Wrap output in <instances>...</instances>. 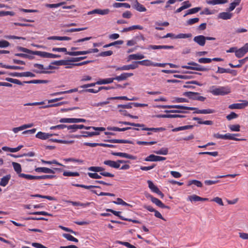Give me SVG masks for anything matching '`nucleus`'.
<instances>
[{
    "mask_svg": "<svg viewBox=\"0 0 248 248\" xmlns=\"http://www.w3.org/2000/svg\"><path fill=\"white\" fill-rule=\"evenodd\" d=\"M210 92L214 95H225L231 92V89L228 86L217 87L216 86H212L210 87Z\"/></svg>",
    "mask_w": 248,
    "mask_h": 248,
    "instance_id": "1",
    "label": "nucleus"
},
{
    "mask_svg": "<svg viewBox=\"0 0 248 248\" xmlns=\"http://www.w3.org/2000/svg\"><path fill=\"white\" fill-rule=\"evenodd\" d=\"M239 134H231L227 133L225 135L220 134L219 133H216L213 135L214 138L218 139H224V140H234L235 141L245 140V139H237L235 138V136H239Z\"/></svg>",
    "mask_w": 248,
    "mask_h": 248,
    "instance_id": "2",
    "label": "nucleus"
},
{
    "mask_svg": "<svg viewBox=\"0 0 248 248\" xmlns=\"http://www.w3.org/2000/svg\"><path fill=\"white\" fill-rule=\"evenodd\" d=\"M183 95L188 97L189 99L199 100L202 102L204 101L206 99L205 97L201 96L199 93L187 92H185Z\"/></svg>",
    "mask_w": 248,
    "mask_h": 248,
    "instance_id": "3",
    "label": "nucleus"
},
{
    "mask_svg": "<svg viewBox=\"0 0 248 248\" xmlns=\"http://www.w3.org/2000/svg\"><path fill=\"white\" fill-rule=\"evenodd\" d=\"M138 63H135V62H134L131 64L124 65L121 67H117L115 66H111L109 67H112V68H115L116 71L129 70L130 69H135L138 68Z\"/></svg>",
    "mask_w": 248,
    "mask_h": 248,
    "instance_id": "4",
    "label": "nucleus"
},
{
    "mask_svg": "<svg viewBox=\"0 0 248 248\" xmlns=\"http://www.w3.org/2000/svg\"><path fill=\"white\" fill-rule=\"evenodd\" d=\"M247 52H248V43L245 44L243 47L239 49H237L235 51V56L238 58H241Z\"/></svg>",
    "mask_w": 248,
    "mask_h": 248,
    "instance_id": "5",
    "label": "nucleus"
},
{
    "mask_svg": "<svg viewBox=\"0 0 248 248\" xmlns=\"http://www.w3.org/2000/svg\"><path fill=\"white\" fill-rule=\"evenodd\" d=\"M242 103H235L229 106L228 108L231 109H243L248 106V101L243 100Z\"/></svg>",
    "mask_w": 248,
    "mask_h": 248,
    "instance_id": "6",
    "label": "nucleus"
},
{
    "mask_svg": "<svg viewBox=\"0 0 248 248\" xmlns=\"http://www.w3.org/2000/svg\"><path fill=\"white\" fill-rule=\"evenodd\" d=\"M162 108H178L181 109H186V110H194L193 107H186L182 105H163L161 107Z\"/></svg>",
    "mask_w": 248,
    "mask_h": 248,
    "instance_id": "7",
    "label": "nucleus"
},
{
    "mask_svg": "<svg viewBox=\"0 0 248 248\" xmlns=\"http://www.w3.org/2000/svg\"><path fill=\"white\" fill-rule=\"evenodd\" d=\"M166 157L160 156L155 155L153 154L150 155L146 157L144 160L146 161H160L166 160Z\"/></svg>",
    "mask_w": 248,
    "mask_h": 248,
    "instance_id": "8",
    "label": "nucleus"
},
{
    "mask_svg": "<svg viewBox=\"0 0 248 248\" xmlns=\"http://www.w3.org/2000/svg\"><path fill=\"white\" fill-rule=\"evenodd\" d=\"M54 135L56 136V135H57V134L46 133L42 132H38L36 134L35 137H36V138H37L38 139H41L42 140H46Z\"/></svg>",
    "mask_w": 248,
    "mask_h": 248,
    "instance_id": "9",
    "label": "nucleus"
},
{
    "mask_svg": "<svg viewBox=\"0 0 248 248\" xmlns=\"http://www.w3.org/2000/svg\"><path fill=\"white\" fill-rule=\"evenodd\" d=\"M111 154L115 156H118L128 159H130L132 160H135L136 159V156L132 155H131L125 153L112 152Z\"/></svg>",
    "mask_w": 248,
    "mask_h": 248,
    "instance_id": "10",
    "label": "nucleus"
},
{
    "mask_svg": "<svg viewBox=\"0 0 248 248\" xmlns=\"http://www.w3.org/2000/svg\"><path fill=\"white\" fill-rule=\"evenodd\" d=\"M193 41L200 46H204L205 44V36L200 35L194 37Z\"/></svg>",
    "mask_w": 248,
    "mask_h": 248,
    "instance_id": "11",
    "label": "nucleus"
},
{
    "mask_svg": "<svg viewBox=\"0 0 248 248\" xmlns=\"http://www.w3.org/2000/svg\"><path fill=\"white\" fill-rule=\"evenodd\" d=\"M182 68H186L187 69L197 70L199 71H207L209 70L208 68H205L200 64H198V66L197 67H191L188 65H183L182 66Z\"/></svg>",
    "mask_w": 248,
    "mask_h": 248,
    "instance_id": "12",
    "label": "nucleus"
},
{
    "mask_svg": "<svg viewBox=\"0 0 248 248\" xmlns=\"http://www.w3.org/2000/svg\"><path fill=\"white\" fill-rule=\"evenodd\" d=\"M104 164L112 168L119 169L120 165L118 164L117 161H113L111 160H106L103 162Z\"/></svg>",
    "mask_w": 248,
    "mask_h": 248,
    "instance_id": "13",
    "label": "nucleus"
},
{
    "mask_svg": "<svg viewBox=\"0 0 248 248\" xmlns=\"http://www.w3.org/2000/svg\"><path fill=\"white\" fill-rule=\"evenodd\" d=\"M141 128L143 130H146L148 131H152L154 132H157L159 131H163L165 130V128L163 127H158V128H148V127H144V126L142 127ZM152 133L150 132H148L147 133V135H151Z\"/></svg>",
    "mask_w": 248,
    "mask_h": 248,
    "instance_id": "14",
    "label": "nucleus"
},
{
    "mask_svg": "<svg viewBox=\"0 0 248 248\" xmlns=\"http://www.w3.org/2000/svg\"><path fill=\"white\" fill-rule=\"evenodd\" d=\"M35 171L37 172H43L45 173H55L54 170L46 167H38L35 169Z\"/></svg>",
    "mask_w": 248,
    "mask_h": 248,
    "instance_id": "15",
    "label": "nucleus"
},
{
    "mask_svg": "<svg viewBox=\"0 0 248 248\" xmlns=\"http://www.w3.org/2000/svg\"><path fill=\"white\" fill-rule=\"evenodd\" d=\"M133 7L136 10L140 12H145L146 11V8L142 4H140L137 0H135V3Z\"/></svg>",
    "mask_w": 248,
    "mask_h": 248,
    "instance_id": "16",
    "label": "nucleus"
},
{
    "mask_svg": "<svg viewBox=\"0 0 248 248\" xmlns=\"http://www.w3.org/2000/svg\"><path fill=\"white\" fill-rule=\"evenodd\" d=\"M195 108L194 110H195L193 113L197 114H210L215 112V110L212 109H199L197 108Z\"/></svg>",
    "mask_w": 248,
    "mask_h": 248,
    "instance_id": "17",
    "label": "nucleus"
},
{
    "mask_svg": "<svg viewBox=\"0 0 248 248\" xmlns=\"http://www.w3.org/2000/svg\"><path fill=\"white\" fill-rule=\"evenodd\" d=\"M232 14L229 12H221L218 15V18L223 20H228L232 17Z\"/></svg>",
    "mask_w": 248,
    "mask_h": 248,
    "instance_id": "18",
    "label": "nucleus"
},
{
    "mask_svg": "<svg viewBox=\"0 0 248 248\" xmlns=\"http://www.w3.org/2000/svg\"><path fill=\"white\" fill-rule=\"evenodd\" d=\"M33 66L35 68L38 69V70H35L34 71V72L36 73H44L47 74L49 73L50 72L47 71H43V70L45 69L43 65L41 64L35 63L33 65Z\"/></svg>",
    "mask_w": 248,
    "mask_h": 248,
    "instance_id": "19",
    "label": "nucleus"
},
{
    "mask_svg": "<svg viewBox=\"0 0 248 248\" xmlns=\"http://www.w3.org/2000/svg\"><path fill=\"white\" fill-rule=\"evenodd\" d=\"M11 177V175L8 174L1 178L0 181V186H5L8 184Z\"/></svg>",
    "mask_w": 248,
    "mask_h": 248,
    "instance_id": "20",
    "label": "nucleus"
},
{
    "mask_svg": "<svg viewBox=\"0 0 248 248\" xmlns=\"http://www.w3.org/2000/svg\"><path fill=\"white\" fill-rule=\"evenodd\" d=\"M135 63H138V64L146 66H155V62H152L150 60H145L141 61H137L135 62Z\"/></svg>",
    "mask_w": 248,
    "mask_h": 248,
    "instance_id": "21",
    "label": "nucleus"
},
{
    "mask_svg": "<svg viewBox=\"0 0 248 248\" xmlns=\"http://www.w3.org/2000/svg\"><path fill=\"white\" fill-rule=\"evenodd\" d=\"M47 40H60V41H62V40H65V41H68L71 40V38L67 36H49L47 38Z\"/></svg>",
    "mask_w": 248,
    "mask_h": 248,
    "instance_id": "22",
    "label": "nucleus"
},
{
    "mask_svg": "<svg viewBox=\"0 0 248 248\" xmlns=\"http://www.w3.org/2000/svg\"><path fill=\"white\" fill-rule=\"evenodd\" d=\"M145 58L144 55L140 53L131 54L128 56V60H141Z\"/></svg>",
    "mask_w": 248,
    "mask_h": 248,
    "instance_id": "23",
    "label": "nucleus"
},
{
    "mask_svg": "<svg viewBox=\"0 0 248 248\" xmlns=\"http://www.w3.org/2000/svg\"><path fill=\"white\" fill-rule=\"evenodd\" d=\"M108 141L111 143L134 144L132 141L126 140L112 139L108 140Z\"/></svg>",
    "mask_w": 248,
    "mask_h": 248,
    "instance_id": "24",
    "label": "nucleus"
},
{
    "mask_svg": "<svg viewBox=\"0 0 248 248\" xmlns=\"http://www.w3.org/2000/svg\"><path fill=\"white\" fill-rule=\"evenodd\" d=\"M114 78H107L105 79H101L96 82L97 85H102L109 84L113 82Z\"/></svg>",
    "mask_w": 248,
    "mask_h": 248,
    "instance_id": "25",
    "label": "nucleus"
},
{
    "mask_svg": "<svg viewBox=\"0 0 248 248\" xmlns=\"http://www.w3.org/2000/svg\"><path fill=\"white\" fill-rule=\"evenodd\" d=\"M65 202L67 203H70L72 204L73 206H80L83 207H87L90 205L89 202L81 203L79 202H73L71 201H66Z\"/></svg>",
    "mask_w": 248,
    "mask_h": 248,
    "instance_id": "26",
    "label": "nucleus"
},
{
    "mask_svg": "<svg viewBox=\"0 0 248 248\" xmlns=\"http://www.w3.org/2000/svg\"><path fill=\"white\" fill-rule=\"evenodd\" d=\"M105 169L102 167H99L98 172H100V174L105 177H113L114 175L109 172L104 171Z\"/></svg>",
    "mask_w": 248,
    "mask_h": 248,
    "instance_id": "27",
    "label": "nucleus"
},
{
    "mask_svg": "<svg viewBox=\"0 0 248 248\" xmlns=\"http://www.w3.org/2000/svg\"><path fill=\"white\" fill-rule=\"evenodd\" d=\"M89 53H90V49L87 51H71V52L68 53L69 55L72 56L85 55Z\"/></svg>",
    "mask_w": 248,
    "mask_h": 248,
    "instance_id": "28",
    "label": "nucleus"
},
{
    "mask_svg": "<svg viewBox=\"0 0 248 248\" xmlns=\"http://www.w3.org/2000/svg\"><path fill=\"white\" fill-rule=\"evenodd\" d=\"M12 165L15 171L18 175V176H19V174H21V172L22 171L20 164L16 162H12Z\"/></svg>",
    "mask_w": 248,
    "mask_h": 248,
    "instance_id": "29",
    "label": "nucleus"
},
{
    "mask_svg": "<svg viewBox=\"0 0 248 248\" xmlns=\"http://www.w3.org/2000/svg\"><path fill=\"white\" fill-rule=\"evenodd\" d=\"M193 127V125H185V126H180V127H176V128L172 129V131L175 132H177V131H181V130H186V129H192Z\"/></svg>",
    "mask_w": 248,
    "mask_h": 248,
    "instance_id": "30",
    "label": "nucleus"
},
{
    "mask_svg": "<svg viewBox=\"0 0 248 248\" xmlns=\"http://www.w3.org/2000/svg\"><path fill=\"white\" fill-rule=\"evenodd\" d=\"M33 55L39 56L42 58H49V53L45 51H33Z\"/></svg>",
    "mask_w": 248,
    "mask_h": 248,
    "instance_id": "31",
    "label": "nucleus"
},
{
    "mask_svg": "<svg viewBox=\"0 0 248 248\" xmlns=\"http://www.w3.org/2000/svg\"><path fill=\"white\" fill-rule=\"evenodd\" d=\"M228 2V0H209L207 1L208 4L216 5L219 4H224Z\"/></svg>",
    "mask_w": 248,
    "mask_h": 248,
    "instance_id": "32",
    "label": "nucleus"
},
{
    "mask_svg": "<svg viewBox=\"0 0 248 248\" xmlns=\"http://www.w3.org/2000/svg\"><path fill=\"white\" fill-rule=\"evenodd\" d=\"M135 29L142 30L143 27L140 25H133L128 28H124L122 32H127Z\"/></svg>",
    "mask_w": 248,
    "mask_h": 248,
    "instance_id": "33",
    "label": "nucleus"
},
{
    "mask_svg": "<svg viewBox=\"0 0 248 248\" xmlns=\"http://www.w3.org/2000/svg\"><path fill=\"white\" fill-rule=\"evenodd\" d=\"M72 186H76V187H82V188H84L87 189H89L92 188H100V187L99 186H92V185L86 186V185H84L78 184H72Z\"/></svg>",
    "mask_w": 248,
    "mask_h": 248,
    "instance_id": "34",
    "label": "nucleus"
},
{
    "mask_svg": "<svg viewBox=\"0 0 248 248\" xmlns=\"http://www.w3.org/2000/svg\"><path fill=\"white\" fill-rule=\"evenodd\" d=\"M241 0H234L233 2L230 4V6L228 9L229 11H232L235 8L239 5Z\"/></svg>",
    "mask_w": 248,
    "mask_h": 248,
    "instance_id": "35",
    "label": "nucleus"
},
{
    "mask_svg": "<svg viewBox=\"0 0 248 248\" xmlns=\"http://www.w3.org/2000/svg\"><path fill=\"white\" fill-rule=\"evenodd\" d=\"M168 148L163 147L157 151H154V153L157 155H167L168 154Z\"/></svg>",
    "mask_w": 248,
    "mask_h": 248,
    "instance_id": "36",
    "label": "nucleus"
},
{
    "mask_svg": "<svg viewBox=\"0 0 248 248\" xmlns=\"http://www.w3.org/2000/svg\"><path fill=\"white\" fill-rule=\"evenodd\" d=\"M56 178L54 175H43L41 176H36V180L40 179H51Z\"/></svg>",
    "mask_w": 248,
    "mask_h": 248,
    "instance_id": "37",
    "label": "nucleus"
},
{
    "mask_svg": "<svg viewBox=\"0 0 248 248\" xmlns=\"http://www.w3.org/2000/svg\"><path fill=\"white\" fill-rule=\"evenodd\" d=\"M148 186L150 188V189L154 192L156 193L159 189L158 188V187L155 186L154 183L150 180H148L147 181Z\"/></svg>",
    "mask_w": 248,
    "mask_h": 248,
    "instance_id": "38",
    "label": "nucleus"
},
{
    "mask_svg": "<svg viewBox=\"0 0 248 248\" xmlns=\"http://www.w3.org/2000/svg\"><path fill=\"white\" fill-rule=\"evenodd\" d=\"M113 6L114 8H120L121 7H124L126 8H130V5L127 3L115 2L113 4Z\"/></svg>",
    "mask_w": 248,
    "mask_h": 248,
    "instance_id": "39",
    "label": "nucleus"
},
{
    "mask_svg": "<svg viewBox=\"0 0 248 248\" xmlns=\"http://www.w3.org/2000/svg\"><path fill=\"white\" fill-rule=\"evenodd\" d=\"M124 41L123 40H117L114 42L110 43L108 44L105 45L103 46V47L104 48H107L111 46H115L116 45H121L123 44Z\"/></svg>",
    "mask_w": 248,
    "mask_h": 248,
    "instance_id": "40",
    "label": "nucleus"
},
{
    "mask_svg": "<svg viewBox=\"0 0 248 248\" xmlns=\"http://www.w3.org/2000/svg\"><path fill=\"white\" fill-rule=\"evenodd\" d=\"M201 10L200 7H195L189 9L187 12L184 15V16L185 17L188 15L193 14L197 13Z\"/></svg>",
    "mask_w": 248,
    "mask_h": 248,
    "instance_id": "41",
    "label": "nucleus"
},
{
    "mask_svg": "<svg viewBox=\"0 0 248 248\" xmlns=\"http://www.w3.org/2000/svg\"><path fill=\"white\" fill-rule=\"evenodd\" d=\"M6 80L10 82L13 83L14 84L20 85H23L25 83L21 82L20 80L17 79L12 78H6Z\"/></svg>",
    "mask_w": 248,
    "mask_h": 248,
    "instance_id": "42",
    "label": "nucleus"
},
{
    "mask_svg": "<svg viewBox=\"0 0 248 248\" xmlns=\"http://www.w3.org/2000/svg\"><path fill=\"white\" fill-rule=\"evenodd\" d=\"M31 196L32 197H38V198L46 199L49 201L55 200V198L54 197L49 196H43V195H41L40 194H34V195H31Z\"/></svg>",
    "mask_w": 248,
    "mask_h": 248,
    "instance_id": "43",
    "label": "nucleus"
},
{
    "mask_svg": "<svg viewBox=\"0 0 248 248\" xmlns=\"http://www.w3.org/2000/svg\"><path fill=\"white\" fill-rule=\"evenodd\" d=\"M108 129L110 130H112L114 131H125L128 129H131L130 127H124V128H119L117 127H108Z\"/></svg>",
    "mask_w": 248,
    "mask_h": 248,
    "instance_id": "44",
    "label": "nucleus"
},
{
    "mask_svg": "<svg viewBox=\"0 0 248 248\" xmlns=\"http://www.w3.org/2000/svg\"><path fill=\"white\" fill-rule=\"evenodd\" d=\"M52 51L53 52H65V54L67 55H69V52H71V51H67V49L65 47H53L52 49Z\"/></svg>",
    "mask_w": 248,
    "mask_h": 248,
    "instance_id": "45",
    "label": "nucleus"
},
{
    "mask_svg": "<svg viewBox=\"0 0 248 248\" xmlns=\"http://www.w3.org/2000/svg\"><path fill=\"white\" fill-rule=\"evenodd\" d=\"M82 133L85 134V135L82 136L83 137H92L93 136L98 135L99 134V132L98 131H95V132L82 131Z\"/></svg>",
    "mask_w": 248,
    "mask_h": 248,
    "instance_id": "46",
    "label": "nucleus"
},
{
    "mask_svg": "<svg viewBox=\"0 0 248 248\" xmlns=\"http://www.w3.org/2000/svg\"><path fill=\"white\" fill-rule=\"evenodd\" d=\"M62 235L65 238H66V239H67L69 241H73L75 242H78V241L77 238H75L74 237H73L72 235H71L70 234L64 233V234H63Z\"/></svg>",
    "mask_w": 248,
    "mask_h": 248,
    "instance_id": "47",
    "label": "nucleus"
},
{
    "mask_svg": "<svg viewBox=\"0 0 248 248\" xmlns=\"http://www.w3.org/2000/svg\"><path fill=\"white\" fill-rule=\"evenodd\" d=\"M239 63L236 64V65H233V64L230 63L229 65L232 68H239L241 67L242 64H244L246 62L245 61L244 59L239 60Z\"/></svg>",
    "mask_w": 248,
    "mask_h": 248,
    "instance_id": "48",
    "label": "nucleus"
},
{
    "mask_svg": "<svg viewBox=\"0 0 248 248\" xmlns=\"http://www.w3.org/2000/svg\"><path fill=\"white\" fill-rule=\"evenodd\" d=\"M19 177L24 178L28 180H36V176L31 175L30 174H26L24 173H21L19 174Z\"/></svg>",
    "mask_w": 248,
    "mask_h": 248,
    "instance_id": "49",
    "label": "nucleus"
},
{
    "mask_svg": "<svg viewBox=\"0 0 248 248\" xmlns=\"http://www.w3.org/2000/svg\"><path fill=\"white\" fill-rule=\"evenodd\" d=\"M63 175L64 176H78L79 173L78 172L64 171Z\"/></svg>",
    "mask_w": 248,
    "mask_h": 248,
    "instance_id": "50",
    "label": "nucleus"
},
{
    "mask_svg": "<svg viewBox=\"0 0 248 248\" xmlns=\"http://www.w3.org/2000/svg\"><path fill=\"white\" fill-rule=\"evenodd\" d=\"M110 10L108 9H97V14L100 15H106L109 14Z\"/></svg>",
    "mask_w": 248,
    "mask_h": 248,
    "instance_id": "51",
    "label": "nucleus"
},
{
    "mask_svg": "<svg viewBox=\"0 0 248 248\" xmlns=\"http://www.w3.org/2000/svg\"><path fill=\"white\" fill-rule=\"evenodd\" d=\"M192 37L191 33H179L176 36V39L187 38Z\"/></svg>",
    "mask_w": 248,
    "mask_h": 248,
    "instance_id": "52",
    "label": "nucleus"
},
{
    "mask_svg": "<svg viewBox=\"0 0 248 248\" xmlns=\"http://www.w3.org/2000/svg\"><path fill=\"white\" fill-rule=\"evenodd\" d=\"M86 130H89L91 129H93L95 131H104L105 130V128L103 127H94V126H85L84 127Z\"/></svg>",
    "mask_w": 248,
    "mask_h": 248,
    "instance_id": "53",
    "label": "nucleus"
},
{
    "mask_svg": "<svg viewBox=\"0 0 248 248\" xmlns=\"http://www.w3.org/2000/svg\"><path fill=\"white\" fill-rule=\"evenodd\" d=\"M17 49L18 51H20L23 52L27 53V54H33V51L32 50H31L28 48H25L23 47H21V46H18L17 47Z\"/></svg>",
    "mask_w": 248,
    "mask_h": 248,
    "instance_id": "54",
    "label": "nucleus"
},
{
    "mask_svg": "<svg viewBox=\"0 0 248 248\" xmlns=\"http://www.w3.org/2000/svg\"><path fill=\"white\" fill-rule=\"evenodd\" d=\"M120 124H123L125 125H130V126H135L138 127H143L144 126L143 124H135L133 123L128 122H119Z\"/></svg>",
    "mask_w": 248,
    "mask_h": 248,
    "instance_id": "55",
    "label": "nucleus"
},
{
    "mask_svg": "<svg viewBox=\"0 0 248 248\" xmlns=\"http://www.w3.org/2000/svg\"><path fill=\"white\" fill-rule=\"evenodd\" d=\"M107 211L112 213L113 215L118 217L122 220H123V218H125L123 216H121L120 215L121 212L116 211L113 210L111 209H107Z\"/></svg>",
    "mask_w": 248,
    "mask_h": 248,
    "instance_id": "56",
    "label": "nucleus"
},
{
    "mask_svg": "<svg viewBox=\"0 0 248 248\" xmlns=\"http://www.w3.org/2000/svg\"><path fill=\"white\" fill-rule=\"evenodd\" d=\"M112 54H113L112 51L108 50V51H104V52H102L100 53L98 55V56L105 57L111 56V55H112Z\"/></svg>",
    "mask_w": 248,
    "mask_h": 248,
    "instance_id": "57",
    "label": "nucleus"
},
{
    "mask_svg": "<svg viewBox=\"0 0 248 248\" xmlns=\"http://www.w3.org/2000/svg\"><path fill=\"white\" fill-rule=\"evenodd\" d=\"M212 61L210 58H202L198 59V62L201 63H209Z\"/></svg>",
    "mask_w": 248,
    "mask_h": 248,
    "instance_id": "58",
    "label": "nucleus"
},
{
    "mask_svg": "<svg viewBox=\"0 0 248 248\" xmlns=\"http://www.w3.org/2000/svg\"><path fill=\"white\" fill-rule=\"evenodd\" d=\"M199 21V18L198 17L190 18L186 21L187 25H192L195 23H197Z\"/></svg>",
    "mask_w": 248,
    "mask_h": 248,
    "instance_id": "59",
    "label": "nucleus"
},
{
    "mask_svg": "<svg viewBox=\"0 0 248 248\" xmlns=\"http://www.w3.org/2000/svg\"><path fill=\"white\" fill-rule=\"evenodd\" d=\"M192 184L195 185L197 186L201 187L202 186V184L201 183V182L196 180H193L189 182L188 185H191Z\"/></svg>",
    "mask_w": 248,
    "mask_h": 248,
    "instance_id": "60",
    "label": "nucleus"
},
{
    "mask_svg": "<svg viewBox=\"0 0 248 248\" xmlns=\"http://www.w3.org/2000/svg\"><path fill=\"white\" fill-rule=\"evenodd\" d=\"M238 115L234 112H232L230 114L227 115L226 118L228 121L236 119L238 117Z\"/></svg>",
    "mask_w": 248,
    "mask_h": 248,
    "instance_id": "61",
    "label": "nucleus"
},
{
    "mask_svg": "<svg viewBox=\"0 0 248 248\" xmlns=\"http://www.w3.org/2000/svg\"><path fill=\"white\" fill-rule=\"evenodd\" d=\"M88 175L90 178H93V179H100L101 178V176H100V175H99L98 174H97L96 172H95V173L88 172Z\"/></svg>",
    "mask_w": 248,
    "mask_h": 248,
    "instance_id": "62",
    "label": "nucleus"
},
{
    "mask_svg": "<svg viewBox=\"0 0 248 248\" xmlns=\"http://www.w3.org/2000/svg\"><path fill=\"white\" fill-rule=\"evenodd\" d=\"M232 131L238 132L240 131V125L239 124H233L229 126Z\"/></svg>",
    "mask_w": 248,
    "mask_h": 248,
    "instance_id": "63",
    "label": "nucleus"
},
{
    "mask_svg": "<svg viewBox=\"0 0 248 248\" xmlns=\"http://www.w3.org/2000/svg\"><path fill=\"white\" fill-rule=\"evenodd\" d=\"M151 201L155 204L157 206L160 207L161 205H162V202L161 201L156 198H154L153 197H151Z\"/></svg>",
    "mask_w": 248,
    "mask_h": 248,
    "instance_id": "64",
    "label": "nucleus"
}]
</instances>
